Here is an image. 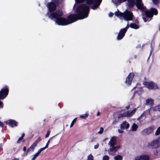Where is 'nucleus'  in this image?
I'll return each mask as SVG.
<instances>
[{
	"label": "nucleus",
	"instance_id": "obj_1",
	"mask_svg": "<svg viewBox=\"0 0 160 160\" xmlns=\"http://www.w3.org/2000/svg\"><path fill=\"white\" fill-rule=\"evenodd\" d=\"M59 3V1L58 0H53L52 1L48 2L47 5L48 11L45 14V16L50 19L61 11V9L56 10L57 6L58 5Z\"/></svg>",
	"mask_w": 160,
	"mask_h": 160
},
{
	"label": "nucleus",
	"instance_id": "obj_2",
	"mask_svg": "<svg viewBox=\"0 0 160 160\" xmlns=\"http://www.w3.org/2000/svg\"><path fill=\"white\" fill-rule=\"evenodd\" d=\"M90 10L89 6H88L85 4H81L77 8L76 13H77L82 19L88 16Z\"/></svg>",
	"mask_w": 160,
	"mask_h": 160
},
{
	"label": "nucleus",
	"instance_id": "obj_3",
	"mask_svg": "<svg viewBox=\"0 0 160 160\" xmlns=\"http://www.w3.org/2000/svg\"><path fill=\"white\" fill-rule=\"evenodd\" d=\"M63 14L62 10L59 12L50 19L54 20L58 25L65 26L68 25L67 18L62 17Z\"/></svg>",
	"mask_w": 160,
	"mask_h": 160
},
{
	"label": "nucleus",
	"instance_id": "obj_4",
	"mask_svg": "<svg viewBox=\"0 0 160 160\" xmlns=\"http://www.w3.org/2000/svg\"><path fill=\"white\" fill-rule=\"evenodd\" d=\"M144 14L145 16L143 15L142 17L144 22H149L152 19L154 15H156L158 14V11L157 9L151 8L149 10H145Z\"/></svg>",
	"mask_w": 160,
	"mask_h": 160
},
{
	"label": "nucleus",
	"instance_id": "obj_5",
	"mask_svg": "<svg viewBox=\"0 0 160 160\" xmlns=\"http://www.w3.org/2000/svg\"><path fill=\"white\" fill-rule=\"evenodd\" d=\"M68 25L78 20L82 19L77 13L71 14L68 16L67 18Z\"/></svg>",
	"mask_w": 160,
	"mask_h": 160
},
{
	"label": "nucleus",
	"instance_id": "obj_6",
	"mask_svg": "<svg viewBox=\"0 0 160 160\" xmlns=\"http://www.w3.org/2000/svg\"><path fill=\"white\" fill-rule=\"evenodd\" d=\"M9 88L8 86L5 85L0 91V100L5 99L9 93Z\"/></svg>",
	"mask_w": 160,
	"mask_h": 160
},
{
	"label": "nucleus",
	"instance_id": "obj_7",
	"mask_svg": "<svg viewBox=\"0 0 160 160\" xmlns=\"http://www.w3.org/2000/svg\"><path fill=\"white\" fill-rule=\"evenodd\" d=\"M143 84L149 89H158L157 84L152 82H148L145 81L143 82Z\"/></svg>",
	"mask_w": 160,
	"mask_h": 160
},
{
	"label": "nucleus",
	"instance_id": "obj_8",
	"mask_svg": "<svg viewBox=\"0 0 160 160\" xmlns=\"http://www.w3.org/2000/svg\"><path fill=\"white\" fill-rule=\"evenodd\" d=\"M160 141V137L158 139L153 140L148 144L147 147L148 148L155 149L159 147V142Z\"/></svg>",
	"mask_w": 160,
	"mask_h": 160
},
{
	"label": "nucleus",
	"instance_id": "obj_9",
	"mask_svg": "<svg viewBox=\"0 0 160 160\" xmlns=\"http://www.w3.org/2000/svg\"><path fill=\"white\" fill-rule=\"evenodd\" d=\"M134 17L132 12L127 9L124 12L123 18L127 21L132 20Z\"/></svg>",
	"mask_w": 160,
	"mask_h": 160
},
{
	"label": "nucleus",
	"instance_id": "obj_10",
	"mask_svg": "<svg viewBox=\"0 0 160 160\" xmlns=\"http://www.w3.org/2000/svg\"><path fill=\"white\" fill-rule=\"evenodd\" d=\"M154 129V126L152 125L148 128L144 129L142 131V133L143 135L149 134L153 132Z\"/></svg>",
	"mask_w": 160,
	"mask_h": 160
},
{
	"label": "nucleus",
	"instance_id": "obj_11",
	"mask_svg": "<svg viewBox=\"0 0 160 160\" xmlns=\"http://www.w3.org/2000/svg\"><path fill=\"white\" fill-rule=\"evenodd\" d=\"M134 76V74L133 72L129 73L126 78L125 81V83L128 85H130Z\"/></svg>",
	"mask_w": 160,
	"mask_h": 160
},
{
	"label": "nucleus",
	"instance_id": "obj_12",
	"mask_svg": "<svg viewBox=\"0 0 160 160\" xmlns=\"http://www.w3.org/2000/svg\"><path fill=\"white\" fill-rule=\"evenodd\" d=\"M4 122L6 124H8L12 127H17L18 126V122L15 120L12 119H9L6 121H5Z\"/></svg>",
	"mask_w": 160,
	"mask_h": 160
},
{
	"label": "nucleus",
	"instance_id": "obj_13",
	"mask_svg": "<svg viewBox=\"0 0 160 160\" xmlns=\"http://www.w3.org/2000/svg\"><path fill=\"white\" fill-rule=\"evenodd\" d=\"M102 0H95L93 4L90 6L91 9L95 10L100 5Z\"/></svg>",
	"mask_w": 160,
	"mask_h": 160
},
{
	"label": "nucleus",
	"instance_id": "obj_14",
	"mask_svg": "<svg viewBox=\"0 0 160 160\" xmlns=\"http://www.w3.org/2000/svg\"><path fill=\"white\" fill-rule=\"evenodd\" d=\"M126 32L121 29L119 31L117 37V39L120 40L122 39L125 35Z\"/></svg>",
	"mask_w": 160,
	"mask_h": 160
},
{
	"label": "nucleus",
	"instance_id": "obj_15",
	"mask_svg": "<svg viewBox=\"0 0 160 160\" xmlns=\"http://www.w3.org/2000/svg\"><path fill=\"white\" fill-rule=\"evenodd\" d=\"M116 137L113 136L112 137L109 142V144L110 147H113L116 144Z\"/></svg>",
	"mask_w": 160,
	"mask_h": 160
},
{
	"label": "nucleus",
	"instance_id": "obj_16",
	"mask_svg": "<svg viewBox=\"0 0 160 160\" xmlns=\"http://www.w3.org/2000/svg\"><path fill=\"white\" fill-rule=\"evenodd\" d=\"M136 160H150L149 156L147 155H144L137 157L135 158Z\"/></svg>",
	"mask_w": 160,
	"mask_h": 160
},
{
	"label": "nucleus",
	"instance_id": "obj_17",
	"mask_svg": "<svg viewBox=\"0 0 160 160\" xmlns=\"http://www.w3.org/2000/svg\"><path fill=\"white\" fill-rule=\"evenodd\" d=\"M129 127V124L126 121H124L120 125V128L122 129H127Z\"/></svg>",
	"mask_w": 160,
	"mask_h": 160
},
{
	"label": "nucleus",
	"instance_id": "obj_18",
	"mask_svg": "<svg viewBox=\"0 0 160 160\" xmlns=\"http://www.w3.org/2000/svg\"><path fill=\"white\" fill-rule=\"evenodd\" d=\"M135 5L137 8L143 11L145 10L146 9V7L144 6L142 2L135 4Z\"/></svg>",
	"mask_w": 160,
	"mask_h": 160
},
{
	"label": "nucleus",
	"instance_id": "obj_19",
	"mask_svg": "<svg viewBox=\"0 0 160 160\" xmlns=\"http://www.w3.org/2000/svg\"><path fill=\"white\" fill-rule=\"evenodd\" d=\"M128 1V5L129 8H132L135 4V0H127Z\"/></svg>",
	"mask_w": 160,
	"mask_h": 160
},
{
	"label": "nucleus",
	"instance_id": "obj_20",
	"mask_svg": "<svg viewBox=\"0 0 160 160\" xmlns=\"http://www.w3.org/2000/svg\"><path fill=\"white\" fill-rule=\"evenodd\" d=\"M128 112L126 111L122 113H121L118 115V119H119L120 118H122L124 117H128Z\"/></svg>",
	"mask_w": 160,
	"mask_h": 160
},
{
	"label": "nucleus",
	"instance_id": "obj_21",
	"mask_svg": "<svg viewBox=\"0 0 160 160\" xmlns=\"http://www.w3.org/2000/svg\"><path fill=\"white\" fill-rule=\"evenodd\" d=\"M154 104L153 100L151 98H148L147 99L146 101V105H149L152 106Z\"/></svg>",
	"mask_w": 160,
	"mask_h": 160
},
{
	"label": "nucleus",
	"instance_id": "obj_22",
	"mask_svg": "<svg viewBox=\"0 0 160 160\" xmlns=\"http://www.w3.org/2000/svg\"><path fill=\"white\" fill-rule=\"evenodd\" d=\"M115 15L117 17H123L124 12H122L118 9H117V11L114 13Z\"/></svg>",
	"mask_w": 160,
	"mask_h": 160
},
{
	"label": "nucleus",
	"instance_id": "obj_23",
	"mask_svg": "<svg viewBox=\"0 0 160 160\" xmlns=\"http://www.w3.org/2000/svg\"><path fill=\"white\" fill-rule=\"evenodd\" d=\"M130 27L131 28L135 29H138L139 28L138 25L135 23H131L130 24Z\"/></svg>",
	"mask_w": 160,
	"mask_h": 160
},
{
	"label": "nucleus",
	"instance_id": "obj_24",
	"mask_svg": "<svg viewBox=\"0 0 160 160\" xmlns=\"http://www.w3.org/2000/svg\"><path fill=\"white\" fill-rule=\"evenodd\" d=\"M110 148V151L111 152L114 151L115 152L117 151L118 149L120 148L119 146H113Z\"/></svg>",
	"mask_w": 160,
	"mask_h": 160
},
{
	"label": "nucleus",
	"instance_id": "obj_25",
	"mask_svg": "<svg viewBox=\"0 0 160 160\" xmlns=\"http://www.w3.org/2000/svg\"><path fill=\"white\" fill-rule=\"evenodd\" d=\"M136 108H134L133 110H132L130 112L129 111H127V112H128V117H131L132 115L134 114L136 111Z\"/></svg>",
	"mask_w": 160,
	"mask_h": 160
},
{
	"label": "nucleus",
	"instance_id": "obj_26",
	"mask_svg": "<svg viewBox=\"0 0 160 160\" xmlns=\"http://www.w3.org/2000/svg\"><path fill=\"white\" fill-rule=\"evenodd\" d=\"M127 1V0H115L114 3L117 5L118 4H120L121 3L125 2Z\"/></svg>",
	"mask_w": 160,
	"mask_h": 160
},
{
	"label": "nucleus",
	"instance_id": "obj_27",
	"mask_svg": "<svg viewBox=\"0 0 160 160\" xmlns=\"http://www.w3.org/2000/svg\"><path fill=\"white\" fill-rule=\"evenodd\" d=\"M138 126L137 124L133 123L132 126V130L133 131H135L137 130Z\"/></svg>",
	"mask_w": 160,
	"mask_h": 160
},
{
	"label": "nucleus",
	"instance_id": "obj_28",
	"mask_svg": "<svg viewBox=\"0 0 160 160\" xmlns=\"http://www.w3.org/2000/svg\"><path fill=\"white\" fill-rule=\"evenodd\" d=\"M86 3L89 5L93 4L95 0H86Z\"/></svg>",
	"mask_w": 160,
	"mask_h": 160
},
{
	"label": "nucleus",
	"instance_id": "obj_29",
	"mask_svg": "<svg viewBox=\"0 0 160 160\" xmlns=\"http://www.w3.org/2000/svg\"><path fill=\"white\" fill-rule=\"evenodd\" d=\"M88 112L86 113L85 114L81 115L80 116V117L83 119H86L88 117Z\"/></svg>",
	"mask_w": 160,
	"mask_h": 160
},
{
	"label": "nucleus",
	"instance_id": "obj_30",
	"mask_svg": "<svg viewBox=\"0 0 160 160\" xmlns=\"http://www.w3.org/2000/svg\"><path fill=\"white\" fill-rule=\"evenodd\" d=\"M114 159L115 160H122V157L120 155H118L114 157Z\"/></svg>",
	"mask_w": 160,
	"mask_h": 160
},
{
	"label": "nucleus",
	"instance_id": "obj_31",
	"mask_svg": "<svg viewBox=\"0 0 160 160\" xmlns=\"http://www.w3.org/2000/svg\"><path fill=\"white\" fill-rule=\"evenodd\" d=\"M21 142H24L25 141L23 140V138L21 137L18 138V140L17 142V143H19Z\"/></svg>",
	"mask_w": 160,
	"mask_h": 160
},
{
	"label": "nucleus",
	"instance_id": "obj_32",
	"mask_svg": "<svg viewBox=\"0 0 160 160\" xmlns=\"http://www.w3.org/2000/svg\"><path fill=\"white\" fill-rule=\"evenodd\" d=\"M77 120V118H75L72 121L71 125H70V128L72 127L74 124V123L76 122Z\"/></svg>",
	"mask_w": 160,
	"mask_h": 160
},
{
	"label": "nucleus",
	"instance_id": "obj_33",
	"mask_svg": "<svg viewBox=\"0 0 160 160\" xmlns=\"http://www.w3.org/2000/svg\"><path fill=\"white\" fill-rule=\"evenodd\" d=\"M160 134V127H159L156 131L155 134L156 135H158Z\"/></svg>",
	"mask_w": 160,
	"mask_h": 160
},
{
	"label": "nucleus",
	"instance_id": "obj_34",
	"mask_svg": "<svg viewBox=\"0 0 160 160\" xmlns=\"http://www.w3.org/2000/svg\"><path fill=\"white\" fill-rule=\"evenodd\" d=\"M87 160H93V156L91 154L88 156Z\"/></svg>",
	"mask_w": 160,
	"mask_h": 160
},
{
	"label": "nucleus",
	"instance_id": "obj_35",
	"mask_svg": "<svg viewBox=\"0 0 160 160\" xmlns=\"http://www.w3.org/2000/svg\"><path fill=\"white\" fill-rule=\"evenodd\" d=\"M34 148H33L31 146L27 149V153L26 155L27 154V153L29 152L30 151H33L34 150Z\"/></svg>",
	"mask_w": 160,
	"mask_h": 160
},
{
	"label": "nucleus",
	"instance_id": "obj_36",
	"mask_svg": "<svg viewBox=\"0 0 160 160\" xmlns=\"http://www.w3.org/2000/svg\"><path fill=\"white\" fill-rule=\"evenodd\" d=\"M128 23H129V22H128V24L127 25V26L125 28L123 29H122L123 30L126 32L127 31V29L129 28V27Z\"/></svg>",
	"mask_w": 160,
	"mask_h": 160
},
{
	"label": "nucleus",
	"instance_id": "obj_37",
	"mask_svg": "<svg viewBox=\"0 0 160 160\" xmlns=\"http://www.w3.org/2000/svg\"><path fill=\"white\" fill-rule=\"evenodd\" d=\"M153 4L155 5H157L158 3H160L159 0H152Z\"/></svg>",
	"mask_w": 160,
	"mask_h": 160
},
{
	"label": "nucleus",
	"instance_id": "obj_38",
	"mask_svg": "<svg viewBox=\"0 0 160 160\" xmlns=\"http://www.w3.org/2000/svg\"><path fill=\"white\" fill-rule=\"evenodd\" d=\"M76 2L77 3H80L84 2L86 0H75Z\"/></svg>",
	"mask_w": 160,
	"mask_h": 160
},
{
	"label": "nucleus",
	"instance_id": "obj_39",
	"mask_svg": "<svg viewBox=\"0 0 160 160\" xmlns=\"http://www.w3.org/2000/svg\"><path fill=\"white\" fill-rule=\"evenodd\" d=\"M53 137H52L51 138H50L48 140V141L47 143H46V146H45V147L46 148H48V144H49V143L50 142V140L52 139V138Z\"/></svg>",
	"mask_w": 160,
	"mask_h": 160
},
{
	"label": "nucleus",
	"instance_id": "obj_40",
	"mask_svg": "<svg viewBox=\"0 0 160 160\" xmlns=\"http://www.w3.org/2000/svg\"><path fill=\"white\" fill-rule=\"evenodd\" d=\"M109 157L108 155H105L104 156L103 158V160H109Z\"/></svg>",
	"mask_w": 160,
	"mask_h": 160
},
{
	"label": "nucleus",
	"instance_id": "obj_41",
	"mask_svg": "<svg viewBox=\"0 0 160 160\" xmlns=\"http://www.w3.org/2000/svg\"><path fill=\"white\" fill-rule=\"evenodd\" d=\"M37 143L35 142H34L33 143V144L31 146L33 148H34V147H36L37 146Z\"/></svg>",
	"mask_w": 160,
	"mask_h": 160
},
{
	"label": "nucleus",
	"instance_id": "obj_42",
	"mask_svg": "<svg viewBox=\"0 0 160 160\" xmlns=\"http://www.w3.org/2000/svg\"><path fill=\"white\" fill-rule=\"evenodd\" d=\"M37 143L35 142H34L33 143V144L31 146L33 148H34V147H36L37 146Z\"/></svg>",
	"mask_w": 160,
	"mask_h": 160
},
{
	"label": "nucleus",
	"instance_id": "obj_43",
	"mask_svg": "<svg viewBox=\"0 0 160 160\" xmlns=\"http://www.w3.org/2000/svg\"><path fill=\"white\" fill-rule=\"evenodd\" d=\"M41 140L42 139L40 137H39L35 142L38 144L39 142L41 141Z\"/></svg>",
	"mask_w": 160,
	"mask_h": 160
},
{
	"label": "nucleus",
	"instance_id": "obj_44",
	"mask_svg": "<svg viewBox=\"0 0 160 160\" xmlns=\"http://www.w3.org/2000/svg\"><path fill=\"white\" fill-rule=\"evenodd\" d=\"M103 131V128L102 127H101L100 130L98 132V133L99 134H102Z\"/></svg>",
	"mask_w": 160,
	"mask_h": 160
},
{
	"label": "nucleus",
	"instance_id": "obj_45",
	"mask_svg": "<svg viewBox=\"0 0 160 160\" xmlns=\"http://www.w3.org/2000/svg\"><path fill=\"white\" fill-rule=\"evenodd\" d=\"M50 132H51L50 130H48L47 131V133L45 135V138H47L49 137L50 134Z\"/></svg>",
	"mask_w": 160,
	"mask_h": 160
},
{
	"label": "nucleus",
	"instance_id": "obj_46",
	"mask_svg": "<svg viewBox=\"0 0 160 160\" xmlns=\"http://www.w3.org/2000/svg\"><path fill=\"white\" fill-rule=\"evenodd\" d=\"M46 148L45 147H44L43 148H41L38 151V152H39V153H40L42 151L45 150Z\"/></svg>",
	"mask_w": 160,
	"mask_h": 160
},
{
	"label": "nucleus",
	"instance_id": "obj_47",
	"mask_svg": "<svg viewBox=\"0 0 160 160\" xmlns=\"http://www.w3.org/2000/svg\"><path fill=\"white\" fill-rule=\"evenodd\" d=\"M152 109L154 111H158V106L153 107L152 108Z\"/></svg>",
	"mask_w": 160,
	"mask_h": 160
},
{
	"label": "nucleus",
	"instance_id": "obj_48",
	"mask_svg": "<svg viewBox=\"0 0 160 160\" xmlns=\"http://www.w3.org/2000/svg\"><path fill=\"white\" fill-rule=\"evenodd\" d=\"M40 154L39 152H38L36 153L34 155V156L35 158H37L38 156Z\"/></svg>",
	"mask_w": 160,
	"mask_h": 160
},
{
	"label": "nucleus",
	"instance_id": "obj_49",
	"mask_svg": "<svg viewBox=\"0 0 160 160\" xmlns=\"http://www.w3.org/2000/svg\"><path fill=\"white\" fill-rule=\"evenodd\" d=\"M136 0V3L135 4H137V3H140L142 2V0Z\"/></svg>",
	"mask_w": 160,
	"mask_h": 160
},
{
	"label": "nucleus",
	"instance_id": "obj_50",
	"mask_svg": "<svg viewBox=\"0 0 160 160\" xmlns=\"http://www.w3.org/2000/svg\"><path fill=\"white\" fill-rule=\"evenodd\" d=\"M4 124L3 122H2L0 121V127H1L2 128L4 127Z\"/></svg>",
	"mask_w": 160,
	"mask_h": 160
},
{
	"label": "nucleus",
	"instance_id": "obj_51",
	"mask_svg": "<svg viewBox=\"0 0 160 160\" xmlns=\"http://www.w3.org/2000/svg\"><path fill=\"white\" fill-rule=\"evenodd\" d=\"M99 144L98 143H97L96 145H95L94 146V148L95 149L98 148L99 147Z\"/></svg>",
	"mask_w": 160,
	"mask_h": 160
},
{
	"label": "nucleus",
	"instance_id": "obj_52",
	"mask_svg": "<svg viewBox=\"0 0 160 160\" xmlns=\"http://www.w3.org/2000/svg\"><path fill=\"white\" fill-rule=\"evenodd\" d=\"M3 107V103L0 101V108H2Z\"/></svg>",
	"mask_w": 160,
	"mask_h": 160
},
{
	"label": "nucleus",
	"instance_id": "obj_53",
	"mask_svg": "<svg viewBox=\"0 0 160 160\" xmlns=\"http://www.w3.org/2000/svg\"><path fill=\"white\" fill-rule=\"evenodd\" d=\"M109 15L110 17H112L113 15V13L112 12H110Z\"/></svg>",
	"mask_w": 160,
	"mask_h": 160
},
{
	"label": "nucleus",
	"instance_id": "obj_54",
	"mask_svg": "<svg viewBox=\"0 0 160 160\" xmlns=\"http://www.w3.org/2000/svg\"><path fill=\"white\" fill-rule=\"evenodd\" d=\"M139 94V93H138V91H135L134 92V95L135 94Z\"/></svg>",
	"mask_w": 160,
	"mask_h": 160
},
{
	"label": "nucleus",
	"instance_id": "obj_55",
	"mask_svg": "<svg viewBox=\"0 0 160 160\" xmlns=\"http://www.w3.org/2000/svg\"><path fill=\"white\" fill-rule=\"evenodd\" d=\"M26 146H24L23 149V151L25 152L26 151Z\"/></svg>",
	"mask_w": 160,
	"mask_h": 160
},
{
	"label": "nucleus",
	"instance_id": "obj_56",
	"mask_svg": "<svg viewBox=\"0 0 160 160\" xmlns=\"http://www.w3.org/2000/svg\"><path fill=\"white\" fill-rule=\"evenodd\" d=\"M158 111H160V105H158Z\"/></svg>",
	"mask_w": 160,
	"mask_h": 160
},
{
	"label": "nucleus",
	"instance_id": "obj_57",
	"mask_svg": "<svg viewBox=\"0 0 160 160\" xmlns=\"http://www.w3.org/2000/svg\"><path fill=\"white\" fill-rule=\"evenodd\" d=\"M24 136H25V134L24 133H23L22 134L21 137H22L23 138V137H24Z\"/></svg>",
	"mask_w": 160,
	"mask_h": 160
},
{
	"label": "nucleus",
	"instance_id": "obj_58",
	"mask_svg": "<svg viewBox=\"0 0 160 160\" xmlns=\"http://www.w3.org/2000/svg\"><path fill=\"white\" fill-rule=\"evenodd\" d=\"M36 158L34 156H33L31 159L32 160H34Z\"/></svg>",
	"mask_w": 160,
	"mask_h": 160
},
{
	"label": "nucleus",
	"instance_id": "obj_59",
	"mask_svg": "<svg viewBox=\"0 0 160 160\" xmlns=\"http://www.w3.org/2000/svg\"><path fill=\"white\" fill-rule=\"evenodd\" d=\"M12 160H19V159L18 158H14Z\"/></svg>",
	"mask_w": 160,
	"mask_h": 160
},
{
	"label": "nucleus",
	"instance_id": "obj_60",
	"mask_svg": "<svg viewBox=\"0 0 160 160\" xmlns=\"http://www.w3.org/2000/svg\"><path fill=\"white\" fill-rule=\"evenodd\" d=\"M129 108H130V106H129V105H128V106H127L126 107V108L127 109H128Z\"/></svg>",
	"mask_w": 160,
	"mask_h": 160
},
{
	"label": "nucleus",
	"instance_id": "obj_61",
	"mask_svg": "<svg viewBox=\"0 0 160 160\" xmlns=\"http://www.w3.org/2000/svg\"><path fill=\"white\" fill-rule=\"evenodd\" d=\"M135 22L137 23H139V21H138V20H135Z\"/></svg>",
	"mask_w": 160,
	"mask_h": 160
},
{
	"label": "nucleus",
	"instance_id": "obj_62",
	"mask_svg": "<svg viewBox=\"0 0 160 160\" xmlns=\"http://www.w3.org/2000/svg\"><path fill=\"white\" fill-rule=\"evenodd\" d=\"M118 131L119 132V133H122L123 132L122 131H120V130H118Z\"/></svg>",
	"mask_w": 160,
	"mask_h": 160
},
{
	"label": "nucleus",
	"instance_id": "obj_63",
	"mask_svg": "<svg viewBox=\"0 0 160 160\" xmlns=\"http://www.w3.org/2000/svg\"><path fill=\"white\" fill-rule=\"evenodd\" d=\"M100 114V113H99V112H98L97 113V115L98 116H99Z\"/></svg>",
	"mask_w": 160,
	"mask_h": 160
},
{
	"label": "nucleus",
	"instance_id": "obj_64",
	"mask_svg": "<svg viewBox=\"0 0 160 160\" xmlns=\"http://www.w3.org/2000/svg\"><path fill=\"white\" fill-rule=\"evenodd\" d=\"M142 116V114H141V115L137 119V120H138V119L141 118Z\"/></svg>",
	"mask_w": 160,
	"mask_h": 160
}]
</instances>
